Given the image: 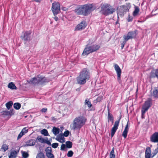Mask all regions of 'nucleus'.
Returning <instances> with one entry per match:
<instances>
[{
	"instance_id": "nucleus-1",
	"label": "nucleus",
	"mask_w": 158,
	"mask_h": 158,
	"mask_svg": "<svg viewBox=\"0 0 158 158\" xmlns=\"http://www.w3.org/2000/svg\"><path fill=\"white\" fill-rule=\"evenodd\" d=\"M90 78V73L86 68L83 69L80 72L79 76L77 78V83L80 85H84Z\"/></svg>"
},
{
	"instance_id": "nucleus-2",
	"label": "nucleus",
	"mask_w": 158,
	"mask_h": 158,
	"mask_svg": "<svg viewBox=\"0 0 158 158\" xmlns=\"http://www.w3.org/2000/svg\"><path fill=\"white\" fill-rule=\"evenodd\" d=\"M50 80L45 77H43L39 75L36 76L27 80V81L30 84L34 85H44L48 82Z\"/></svg>"
},
{
	"instance_id": "nucleus-3",
	"label": "nucleus",
	"mask_w": 158,
	"mask_h": 158,
	"mask_svg": "<svg viewBox=\"0 0 158 158\" xmlns=\"http://www.w3.org/2000/svg\"><path fill=\"white\" fill-rule=\"evenodd\" d=\"M86 119L85 117L80 116L76 117L72 123L73 130L80 129L85 124Z\"/></svg>"
},
{
	"instance_id": "nucleus-4",
	"label": "nucleus",
	"mask_w": 158,
	"mask_h": 158,
	"mask_svg": "<svg viewBox=\"0 0 158 158\" xmlns=\"http://www.w3.org/2000/svg\"><path fill=\"white\" fill-rule=\"evenodd\" d=\"M115 11V9L110 5L105 4L101 7V12L103 15H107L112 14Z\"/></svg>"
},
{
	"instance_id": "nucleus-5",
	"label": "nucleus",
	"mask_w": 158,
	"mask_h": 158,
	"mask_svg": "<svg viewBox=\"0 0 158 158\" xmlns=\"http://www.w3.org/2000/svg\"><path fill=\"white\" fill-rule=\"evenodd\" d=\"M100 48L99 45L94 44L92 45L87 46L84 50L82 54V56L87 55L90 53L94 52L98 50Z\"/></svg>"
},
{
	"instance_id": "nucleus-6",
	"label": "nucleus",
	"mask_w": 158,
	"mask_h": 158,
	"mask_svg": "<svg viewBox=\"0 0 158 158\" xmlns=\"http://www.w3.org/2000/svg\"><path fill=\"white\" fill-rule=\"evenodd\" d=\"M137 30L129 32L127 35L123 36L124 40L128 41L130 39L135 38L137 35Z\"/></svg>"
},
{
	"instance_id": "nucleus-7",
	"label": "nucleus",
	"mask_w": 158,
	"mask_h": 158,
	"mask_svg": "<svg viewBox=\"0 0 158 158\" xmlns=\"http://www.w3.org/2000/svg\"><path fill=\"white\" fill-rule=\"evenodd\" d=\"M152 104V100L151 98H148L147 100L145 102L142 108L143 113L148 111Z\"/></svg>"
},
{
	"instance_id": "nucleus-8",
	"label": "nucleus",
	"mask_w": 158,
	"mask_h": 158,
	"mask_svg": "<svg viewBox=\"0 0 158 158\" xmlns=\"http://www.w3.org/2000/svg\"><path fill=\"white\" fill-rule=\"evenodd\" d=\"M85 12V15H86L89 14L90 12L94 10L95 7L93 5L91 4H87L83 5Z\"/></svg>"
},
{
	"instance_id": "nucleus-9",
	"label": "nucleus",
	"mask_w": 158,
	"mask_h": 158,
	"mask_svg": "<svg viewBox=\"0 0 158 158\" xmlns=\"http://www.w3.org/2000/svg\"><path fill=\"white\" fill-rule=\"evenodd\" d=\"M121 118V116L120 115L119 117V118L118 120H116L114 124V125L113 127L112 128L111 131V136L112 137L114 134H115L116 131L117 129L118 128L120 121Z\"/></svg>"
},
{
	"instance_id": "nucleus-10",
	"label": "nucleus",
	"mask_w": 158,
	"mask_h": 158,
	"mask_svg": "<svg viewBox=\"0 0 158 158\" xmlns=\"http://www.w3.org/2000/svg\"><path fill=\"white\" fill-rule=\"evenodd\" d=\"M31 33V32L30 31H26L22 33L21 38L24 41L25 43L30 40Z\"/></svg>"
},
{
	"instance_id": "nucleus-11",
	"label": "nucleus",
	"mask_w": 158,
	"mask_h": 158,
	"mask_svg": "<svg viewBox=\"0 0 158 158\" xmlns=\"http://www.w3.org/2000/svg\"><path fill=\"white\" fill-rule=\"evenodd\" d=\"M52 10L54 15L57 14L60 11V5L59 3L58 2L53 3Z\"/></svg>"
},
{
	"instance_id": "nucleus-12",
	"label": "nucleus",
	"mask_w": 158,
	"mask_h": 158,
	"mask_svg": "<svg viewBox=\"0 0 158 158\" xmlns=\"http://www.w3.org/2000/svg\"><path fill=\"white\" fill-rule=\"evenodd\" d=\"M114 67L117 74V80L118 82L120 83L121 81V76L122 73L121 70L119 66L117 64H115Z\"/></svg>"
},
{
	"instance_id": "nucleus-13",
	"label": "nucleus",
	"mask_w": 158,
	"mask_h": 158,
	"mask_svg": "<svg viewBox=\"0 0 158 158\" xmlns=\"http://www.w3.org/2000/svg\"><path fill=\"white\" fill-rule=\"evenodd\" d=\"M86 25V22L84 21H82L80 23L78 24L75 27V31H81L84 29Z\"/></svg>"
},
{
	"instance_id": "nucleus-14",
	"label": "nucleus",
	"mask_w": 158,
	"mask_h": 158,
	"mask_svg": "<svg viewBox=\"0 0 158 158\" xmlns=\"http://www.w3.org/2000/svg\"><path fill=\"white\" fill-rule=\"evenodd\" d=\"M150 141L151 142L156 143H158V132H155L150 137Z\"/></svg>"
},
{
	"instance_id": "nucleus-15",
	"label": "nucleus",
	"mask_w": 158,
	"mask_h": 158,
	"mask_svg": "<svg viewBox=\"0 0 158 158\" xmlns=\"http://www.w3.org/2000/svg\"><path fill=\"white\" fill-rule=\"evenodd\" d=\"M45 151L47 156L48 158H54V156L52 154V150L51 148L50 147H47L45 149Z\"/></svg>"
},
{
	"instance_id": "nucleus-16",
	"label": "nucleus",
	"mask_w": 158,
	"mask_h": 158,
	"mask_svg": "<svg viewBox=\"0 0 158 158\" xmlns=\"http://www.w3.org/2000/svg\"><path fill=\"white\" fill-rule=\"evenodd\" d=\"M149 77L150 78L156 77L158 78V69L152 70L150 73Z\"/></svg>"
},
{
	"instance_id": "nucleus-17",
	"label": "nucleus",
	"mask_w": 158,
	"mask_h": 158,
	"mask_svg": "<svg viewBox=\"0 0 158 158\" xmlns=\"http://www.w3.org/2000/svg\"><path fill=\"white\" fill-rule=\"evenodd\" d=\"M76 13L78 15H85V12L83 5L76 9L74 10Z\"/></svg>"
},
{
	"instance_id": "nucleus-18",
	"label": "nucleus",
	"mask_w": 158,
	"mask_h": 158,
	"mask_svg": "<svg viewBox=\"0 0 158 158\" xmlns=\"http://www.w3.org/2000/svg\"><path fill=\"white\" fill-rule=\"evenodd\" d=\"M128 123V122L122 134V136L123 137L124 139L126 138L128 132L129 127Z\"/></svg>"
},
{
	"instance_id": "nucleus-19",
	"label": "nucleus",
	"mask_w": 158,
	"mask_h": 158,
	"mask_svg": "<svg viewBox=\"0 0 158 158\" xmlns=\"http://www.w3.org/2000/svg\"><path fill=\"white\" fill-rule=\"evenodd\" d=\"M151 149L149 147H147L145 150V158H151Z\"/></svg>"
},
{
	"instance_id": "nucleus-20",
	"label": "nucleus",
	"mask_w": 158,
	"mask_h": 158,
	"mask_svg": "<svg viewBox=\"0 0 158 158\" xmlns=\"http://www.w3.org/2000/svg\"><path fill=\"white\" fill-rule=\"evenodd\" d=\"M108 122H109L111 121L113 124L114 123V117L112 114H111L110 112V109L109 108L108 109Z\"/></svg>"
},
{
	"instance_id": "nucleus-21",
	"label": "nucleus",
	"mask_w": 158,
	"mask_h": 158,
	"mask_svg": "<svg viewBox=\"0 0 158 158\" xmlns=\"http://www.w3.org/2000/svg\"><path fill=\"white\" fill-rule=\"evenodd\" d=\"M35 143L36 141L35 139H30L26 142L25 146H33L35 144Z\"/></svg>"
},
{
	"instance_id": "nucleus-22",
	"label": "nucleus",
	"mask_w": 158,
	"mask_h": 158,
	"mask_svg": "<svg viewBox=\"0 0 158 158\" xmlns=\"http://www.w3.org/2000/svg\"><path fill=\"white\" fill-rule=\"evenodd\" d=\"M64 135L62 134H59L57 137L56 138V139L61 143H63L64 142Z\"/></svg>"
},
{
	"instance_id": "nucleus-23",
	"label": "nucleus",
	"mask_w": 158,
	"mask_h": 158,
	"mask_svg": "<svg viewBox=\"0 0 158 158\" xmlns=\"http://www.w3.org/2000/svg\"><path fill=\"white\" fill-rule=\"evenodd\" d=\"M117 12L118 16H120L121 17H122L123 16L124 13L126 12L125 11H124V9H122V6H121L118 10Z\"/></svg>"
},
{
	"instance_id": "nucleus-24",
	"label": "nucleus",
	"mask_w": 158,
	"mask_h": 158,
	"mask_svg": "<svg viewBox=\"0 0 158 158\" xmlns=\"http://www.w3.org/2000/svg\"><path fill=\"white\" fill-rule=\"evenodd\" d=\"M139 7L137 6H135V10L133 12V15L135 16L137 15L139 12Z\"/></svg>"
},
{
	"instance_id": "nucleus-25",
	"label": "nucleus",
	"mask_w": 158,
	"mask_h": 158,
	"mask_svg": "<svg viewBox=\"0 0 158 158\" xmlns=\"http://www.w3.org/2000/svg\"><path fill=\"white\" fill-rule=\"evenodd\" d=\"M8 87L10 89H17V87L14 84V83L10 82L9 83L8 85Z\"/></svg>"
},
{
	"instance_id": "nucleus-26",
	"label": "nucleus",
	"mask_w": 158,
	"mask_h": 158,
	"mask_svg": "<svg viewBox=\"0 0 158 158\" xmlns=\"http://www.w3.org/2000/svg\"><path fill=\"white\" fill-rule=\"evenodd\" d=\"M17 156V152L15 151H12L10 155L9 156V158H15Z\"/></svg>"
},
{
	"instance_id": "nucleus-27",
	"label": "nucleus",
	"mask_w": 158,
	"mask_h": 158,
	"mask_svg": "<svg viewBox=\"0 0 158 158\" xmlns=\"http://www.w3.org/2000/svg\"><path fill=\"white\" fill-rule=\"evenodd\" d=\"M152 95L155 98H158V89H154Z\"/></svg>"
},
{
	"instance_id": "nucleus-28",
	"label": "nucleus",
	"mask_w": 158,
	"mask_h": 158,
	"mask_svg": "<svg viewBox=\"0 0 158 158\" xmlns=\"http://www.w3.org/2000/svg\"><path fill=\"white\" fill-rule=\"evenodd\" d=\"M13 102L11 101H10L6 104V106L8 109H10L13 105Z\"/></svg>"
},
{
	"instance_id": "nucleus-29",
	"label": "nucleus",
	"mask_w": 158,
	"mask_h": 158,
	"mask_svg": "<svg viewBox=\"0 0 158 158\" xmlns=\"http://www.w3.org/2000/svg\"><path fill=\"white\" fill-rule=\"evenodd\" d=\"M60 129L58 128H57L56 127H54L53 128L52 131L53 134L56 135L58 134L59 132Z\"/></svg>"
},
{
	"instance_id": "nucleus-30",
	"label": "nucleus",
	"mask_w": 158,
	"mask_h": 158,
	"mask_svg": "<svg viewBox=\"0 0 158 158\" xmlns=\"http://www.w3.org/2000/svg\"><path fill=\"white\" fill-rule=\"evenodd\" d=\"M14 107L16 110H19L21 107V104L18 102L15 103L14 104Z\"/></svg>"
},
{
	"instance_id": "nucleus-31",
	"label": "nucleus",
	"mask_w": 158,
	"mask_h": 158,
	"mask_svg": "<svg viewBox=\"0 0 158 158\" xmlns=\"http://www.w3.org/2000/svg\"><path fill=\"white\" fill-rule=\"evenodd\" d=\"M66 147L69 148H71L72 147L73 143L70 141H67L66 142Z\"/></svg>"
},
{
	"instance_id": "nucleus-32",
	"label": "nucleus",
	"mask_w": 158,
	"mask_h": 158,
	"mask_svg": "<svg viewBox=\"0 0 158 158\" xmlns=\"http://www.w3.org/2000/svg\"><path fill=\"white\" fill-rule=\"evenodd\" d=\"M25 130V129H23L22 131L20 132L19 133V134L18 137H17V139H18L20 138H21L22 137L24 134V133L23 131L24 130Z\"/></svg>"
},
{
	"instance_id": "nucleus-33",
	"label": "nucleus",
	"mask_w": 158,
	"mask_h": 158,
	"mask_svg": "<svg viewBox=\"0 0 158 158\" xmlns=\"http://www.w3.org/2000/svg\"><path fill=\"white\" fill-rule=\"evenodd\" d=\"M8 149V146H7L6 144H3L1 150H3L4 152H5Z\"/></svg>"
},
{
	"instance_id": "nucleus-34",
	"label": "nucleus",
	"mask_w": 158,
	"mask_h": 158,
	"mask_svg": "<svg viewBox=\"0 0 158 158\" xmlns=\"http://www.w3.org/2000/svg\"><path fill=\"white\" fill-rule=\"evenodd\" d=\"M41 133L45 136H48V133L47 130L45 129H44L42 130Z\"/></svg>"
},
{
	"instance_id": "nucleus-35",
	"label": "nucleus",
	"mask_w": 158,
	"mask_h": 158,
	"mask_svg": "<svg viewBox=\"0 0 158 158\" xmlns=\"http://www.w3.org/2000/svg\"><path fill=\"white\" fill-rule=\"evenodd\" d=\"M85 104L87 105L88 107L90 108L92 106V104L90 101L88 100H85Z\"/></svg>"
},
{
	"instance_id": "nucleus-36",
	"label": "nucleus",
	"mask_w": 158,
	"mask_h": 158,
	"mask_svg": "<svg viewBox=\"0 0 158 158\" xmlns=\"http://www.w3.org/2000/svg\"><path fill=\"white\" fill-rule=\"evenodd\" d=\"M8 115L11 116L14 114V110L13 109H11L10 110L7 111Z\"/></svg>"
},
{
	"instance_id": "nucleus-37",
	"label": "nucleus",
	"mask_w": 158,
	"mask_h": 158,
	"mask_svg": "<svg viewBox=\"0 0 158 158\" xmlns=\"http://www.w3.org/2000/svg\"><path fill=\"white\" fill-rule=\"evenodd\" d=\"M37 158H44V154L42 152H40L37 155Z\"/></svg>"
},
{
	"instance_id": "nucleus-38",
	"label": "nucleus",
	"mask_w": 158,
	"mask_h": 158,
	"mask_svg": "<svg viewBox=\"0 0 158 158\" xmlns=\"http://www.w3.org/2000/svg\"><path fill=\"white\" fill-rule=\"evenodd\" d=\"M73 154V152L72 151L70 150L68 151L67 156L69 157H71Z\"/></svg>"
},
{
	"instance_id": "nucleus-39",
	"label": "nucleus",
	"mask_w": 158,
	"mask_h": 158,
	"mask_svg": "<svg viewBox=\"0 0 158 158\" xmlns=\"http://www.w3.org/2000/svg\"><path fill=\"white\" fill-rule=\"evenodd\" d=\"M22 155L24 158H27L28 157L29 154L27 152H24L23 153Z\"/></svg>"
},
{
	"instance_id": "nucleus-40",
	"label": "nucleus",
	"mask_w": 158,
	"mask_h": 158,
	"mask_svg": "<svg viewBox=\"0 0 158 158\" xmlns=\"http://www.w3.org/2000/svg\"><path fill=\"white\" fill-rule=\"evenodd\" d=\"M58 146V143H53L52 144V148H56Z\"/></svg>"
},
{
	"instance_id": "nucleus-41",
	"label": "nucleus",
	"mask_w": 158,
	"mask_h": 158,
	"mask_svg": "<svg viewBox=\"0 0 158 158\" xmlns=\"http://www.w3.org/2000/svg\"><path fill=\"white\" fill-rule=\"evenodd\" d=\"M69 132L68 130H67L64 132L63 135L65 137H68L69 135Z\"/></svg>"
},
{
	"instance_id": "nucleus-42",
	"label": "nucleus",
	"mask_w": 158,
	"mask_h": 158,
	"mask_svg": "<svg viewBox=\"0 0 158 158\" xmlns=\"http://www.w3.org/2000/svg\"><path fill=\"white\" fill-rule=\"evenodd\" d=\"M102 96H99L98 97L97 99H96V101L97 102H99L101 101L102 99Z\"/></svg>"
},
{
	"instance_id": "nucleus-43",
	"label": "nucleus",
	"mask_w": 158,
	"mask_h": 158,
	"mask_svg": "<svg viewBox=\"0 0 158 158\" xmlns=\"http://www.w3.org/2000/svg\"><path fill=\"white\" fill-rule=\"evenodd\" d=\"M127 7V9H128V10H129L131 7V4L130 3H127L126 4V5H125Z\"/></svg>"
},
{
	"instance_id": "nucleus-44",
	"label": "nucleus",
	"mask_w": 158,
	"mask_h": 158,
	"mask_svg": "<svg viewBox=\"0 0 158 158\" xmlns=\"http://www.w3.org/2000/svg\"><path fill=\"white\" fill-rule=\"evenodd\" d=\"M66 147L65 144H62L61 145V146L60 147V150H64Z\"/></svg>"
},
{
	"instance_id": "nucleus-45",
	"label": "nucleus",
	"mask_w": 158,
	"mask_h": 158,
	"mask_svg": "<svg viewBox=\"0 0 158 158\" xmlns=\"http://www.w3.org/2000/svg\"><path fill=\"white\" fill-rule=\"evenodd\" d=\"M110 158H114L115 157L114 153L110 152Z\"/></svg>"
},
{
	"instance_id": "nucleus-46",
	"label": "nucleus",
	"mask_w": 158,
	"mask_h": 158,
	"mask_svg": "<svg viewBox=\"0 0 158 158\" xmlns=\"http://www.w3.org/2000/svg\"><path fill=\"white\" fill-rule=\"evenodd\" d=\"M122 9H124V11H125V12H127V11H128V10L127 9V7L125 5H123L122 6Z\"/></svg>"
},
{
	"instance_id": "nucleus-47",
	"label": "nucleus",
	"mask_w": 158,
	"mask_h": 158,
	"mask_svg": "<svg viewBox=\"0 0 158 158\" xmlns=\"http://www.w3.org/2000/svg\"><path fill=\"white\" fill-rule=\"evenodd\" d=\"M127 41H126V40H124V41L121 44V48L122 49L123 48L124 46V45H125V44H126V42Z\"/></svg>"
},
{
	"instance_id": "nucleus-48",
	"label": "nucleus",
	"mask_w": 158,
	"mask_h": 158,
	"mask_svg": "<svg viewBox=\"0 0 158 158\" xmlns=\"http://www.w3.org/2000/svg\"><path fill=\"white\" fill-rule=\"evenodd\" d=\"M36 139L38 140L39 141L41 142L42 143L43 141V138H42L41 137L38 136L37 138Z\"/></svg>"
},
{
	"instance_id": "nucleus-49",
	"label": "nucleus",
	"mask_w": 158,
	"mask_h": 158,
	"mask_svg": "<svg viewBox=\"0 0 158 158\" xmlns=\"http://www.w3.org/2000/svg\"><path fill=\"white\" fill-rule=\"evenodd\" d=\"M47 108H42L41 110V111L42 112L45 113L47 111Z\"/></svg>"
},
{
	"instance_id": "nucleus-50",
	"label": "nucleus",
	"mask_w": 158,
	"mask_h": 158,
	"mask_svg": "<svg viewBox=\"0 0 158 158\" xmlns=\"http://www.w3.org/2000/svg\"><path fill=\"white\" fill-rule=\"evenodd\" d=\"M2 114L4 115H8V112L6 111H2Z\"/></svg>"
},
{
	"instance_id": "nucleus-51",
	"label": "nucleus",
	"mask_w": 158,
	"mask_h": 158,
	"mask_svg": "<svg viewBox=\"0 0 158 158\" xmlns=\"http://www.w3.org/2000/svg\"><path fill=\"white\" fill-rule=\"evenodd\" d=\"M157 147L155 149L154 151L155 154H157L158 153V143L157 144Z\"/></svg>"
},
{
	"instance_id": "nucleus-52",
	"label": "nucleus",
	"mask_w": 158,
	"mask_h": 158,
	"mask_svg": "<svg viewBox=\"0 0 158 158\" xmlns=\"http://www.w3.org/2000/svg\"><path fill=\"white\" fill-rule=\"evenodd\" d=\"M146 112H145L144 113H143V112L142 111V109L141 110V117L142 118H144V114Z\"/></svg>"
},
{
	"instance_id": "nucleus-53",
	"label": "nucleus",
	"mask_w": 158,
	"mask_h": 158,
	"mask_svg": "<svg viewBox=\"0 0 158 158\" xmlns=\"http://www.w3.org/2000/svg\"><path fill=\"white\" fill-rule=\"evenodd\" d=\"M132 19H133V18L132 17L129 16V18L128 19V22H131L132 21Z\"/></svg>"
},
{
	"instance_id": "nucleus-54",
	"label": "nucleus",
	"mask_w": 158,
	"mask_h": 158,
	"mask_svg": "<svg viewBox=\"0 0 158 158\" xmlns=\"http://www.w3.org/2000/svg\"><path fill=\"white\" fill-rule=\"evenodd\" d=\"M45 143H46L47 144L49 145H51V142L48 140L47 141L45 142Z\"/></svg>"
},
{
	"instance_id": "nucleus-55",
	"label": "nucleus",
	"mask_w": 158,
	"mask_h": 158,
	"mask_svg": "<svg viewBox=\"0 0 158 158\" xmlns=\"http://www.w3.org/2000/svg\"><path fill=\"white\" fill-rule=\"evenodd\" d=\"M23 129H25V130H24L23 131L24 134L27 132V130L26 129V128H24Z\"/></svg>"
},
{
	"instance_id": "nucleus-56",
	"label": "nucleus",
	"mask_w": 158,
	"mask_h": 158,
	"mask_svg": "<svg viewBox=\"0 0 158 158\" xmlns=\"http://www.w3.org/2000/svg\"><path fill=\"white\" fill-rule=\"evenodd\" d=\"M48 139H43V141H42V143H45V142H46V141H47Z\"/></svg>"
},
{
	"instance_id": "nucleus-57",
	"label": "nucleus",
	"mask_w": 158,
	"mask_h": 158,
	"mask_svg": "<svg viewBox=\"0 0 158 158\" xmlns=\"http://www.w3.org/2000/svg\"><path fill=\"white\" fill-rule=\"evenodd\" d=\"M54 19L56 21H57L58 19V18L57 17L55 16L54 18Z\"/></svg>"
},
{
	"instance_id": "nucleus-58",
	"label": "nucleus",
	"mask_w": 158,
	"mask_h": 158,
	"mask_svg": "<svg viewBox=\"0 0 158 158\" xmlns=\"http://www.w3.org/2000/svg\"><path fill=\"white\" fill-rule=\"evenodd\" d=\"M114 148H112V150L110 152H112L113 153H114Z\"/></svg>"
},
{
	"instance_id": "nucleus-59",
	"label": "nucleus",
	"mask_w": 158,
	"mask_h": 158,
	"mask_svg": "<svg viewBox=\"0 0 158 158\" xmlns=\"http://www.w3.org/2000/svg\"><path fill=\"white\" fill-rule=\"evenodd\" d=\"M153 155L152 156V157H153L155 155H156L157 154H155V152H154V153H153Z\"/></svg>"
},
{
	"instance_id": "nucleus-60",
	"label": "nucleus",
	"mask_w": 158,
	"mask_h": 158,
	"mask_svg": "<svg viewBox=\"0 0 158 158\" xmlns=\"http://www.w3.org/2000/svg\"><path fill=\"white\" fill-rule=\"evenodd\" d=\"M52 120L55 119V118L54 117H52Z\"/></svg>"
},
{
	"instance_id": "nucleus-61",
	"label": "nucleus",
	"mask_w": 158,
	"mask_h": 158,
	"mask_svg": "<svg viewBox=\"0 0 158 158\" xmlns=\"http://www.w3.org/2000/svg\"><path fill=\"white\" fill-rule=\"evenodd\" d=\"M138 89H136V92H138Z\"/></svg>"
},
{
	"instance_id": "nucleus-62",
	"label": "nucleus",
	"mask_w": 158,
	"mask_h": 158,
	"mask_svg": "<svg viewBox=\"0 0 158 158\" xmlns=\"http://www.w3.org/2000/svg\"><path fill=\"white\" fill-rule=\"evenodd\" d=\"M2 156H0V158H1V157H2Z\"/></svg>"
}]
</instances>
